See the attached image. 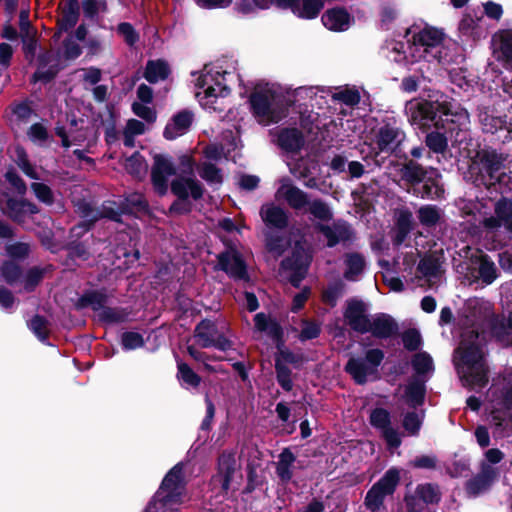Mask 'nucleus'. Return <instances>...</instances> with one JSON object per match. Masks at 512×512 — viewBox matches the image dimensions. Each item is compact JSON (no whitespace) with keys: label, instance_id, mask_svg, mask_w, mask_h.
Listing matches in <instances>:
<instances>
[{"label":"nucleus","instance_id":"57","mask_svg":"<svg viewBox=\"0 0 512 512\" xmlns=\"http://www.w3.org/2000/svg\"><path fill=\"white\" fill-rule=\"evenodd\" d=\"M125 169L130 175L141 178L147 170V164L144 157L136 151L126 159Z\"/></svg>","mask_w":512,"mask_h":512},{"label":"nucleus","instance_id":"20","mask_svg":"<svg viewBox=\"0 0 512 512\" xmlns=\"http://www.w3.org/2000/svg\"><path fill=\"white\" fill-rule=\"evenodd\" d=\"M4 213L15 223L25 222L26 215H36L40 213V208L26 198L17 199L9 197L5 203Z\"/></svg>","mask_w":512,"mask_h":512},{"label":"nucleus","instance_id":"23","mask_svg":"<svg viewBox=\"0 0 512 512\" xmlns=\"http://www.w3.org/2000/svg\"><path fill=\"white\" fill-rule=\"evenodd\" d=\"M495 216L485 219V226L499 228L504 226L512 233V199L502 196L494 205Z\"/></svg>","mask_w":512,"mask_h":512},{"label":"nucleus","instance_id":"12","mask_svg":"<svg viewBox=\"0 0 512 512\" xmlns=\"http://www.w3.org/2000/svg\"><path fill=\"white\" fill-rule=\"evenodd\" d=\"M274 94L269 91H254L249 96L252 114L268 123H278L287 115V108L273 103Z\"/></svg>","mask_w":512,"mask_h":512},{"label":"nucleus","instance_id":"27","mask_svg":"<svg viewBox=\"0 0 512 512\" xmlns=\"http://www.w3.org/2000/svg\"><path fill=\"white\" fill-rule=\"evenodd\" d=\"M415 225L412 212L408 208L401 209L395 219L393 246L400 247L414 230Z\"/></svg>","mask_w":512,"mask_h":512},{"label":"nucleus","instance_id":"52","mask_svg":"<svg viewBox=\"0 0 512 512\" xmlns=\"http://www.w3.org/2000/svg\"><path fill=\"white\" fill-rule=\"evenodd\" d=\"M177 378L182 385L192 388H198L201 384V377L185 362L177 363Z\"/></svg>","mask_w":512,"mask_h":512},{"label":"nucleus","instance_id":"32","mask_svg":"<svg viewBox=\"0 0 512 512\" xmlns=\"http://www.w3.org/2000/svg\"><path fill=\"white\" fill-rule=\"evenodd\" d=\"M427 379L413 378L405 387L404 397L411 408H418L425 402Z\"/></svg>","mask_w":512,"mask_h":512},{"label":"nucleus","instance_id":"14","mask_svg":"<svg viewBox=\"0 0 512 512\" xmlns=\"http://www.w3.org/2000/svg\"><path fill=\"white\" fill-rule=\"evenodd\" d=\"M236 470L237 461L235 453L232 450H223L217 457L216 472L211 478L212 483L220 484L221 495H228Z\"/></svg>","mask_w":512,"mask_h":512},{"label":"nucleus","instance_id":"41","mask_svg":"<svg viewBox=\"0 0 512 512\" xmlns=\"http://www.w3.org/2000/svg\"><path fill=\"white\" fill-rule=\"evenodd\" d=\"M443 39V32L434 27H425L418 33H414L412 36V42L414 45L426 47H437L442 44Z\"/></svg>","mask_w":512,"mask_h":512},{"label":"nucleus","instance_id":"63","mask_svg":"<svg viewBox=\"0 0 512 512\" xmlns=\"http://www.w3.org/2000/svg\"><path fill=\"white\" fill-rule=\"evenodd\" d=\"M343 289L344 283L342 281L330 284L322 293L323 302L331 308L335 307L339 297L342 295Z\"/></svg>","mask_w":512,"mask_h":512},{"label":"nucleus","instance_id":"50","mask_svg":"<svg viewBox=\"0 0 512 512\" xmlns=\"http://www.w3.org/2000/svg\"><path fill=\"white\" fill-rule=\"evenodd\" d=\"M441 262L438 256L426 253L419 261L417 270L424 277H436L439 273Z\"/></svg>","mask_w":512,"mask_h":512},{"label":"nucleus","instance_id":"18","mask_svg":"<svg viewBox=\"0 0 512 512\" xmlns=\"http://www.w3.org/2000/svg\"><path fill=\"white\" fill-rule=\"evenodd\" d=\"M477 111L478 120L484 133L495 134L499 130L511 132L507 115H499L496 109L487 106H478Z\"/></svg>","mask_w":512,"mask_h":512},{"label":"nucleus","instance_id":"38","mask_svg":"<svg viewBox=\"0 0 512 512\" xmlns=\"http://www.w3.org/2000/svg\"><path fill=\"white\" fill-rule=\"evenodd\" d=\"M490 335L503 346H512V330L508 321L493 316L488 321Z\"/></svg>","mask_w":512,"mask_h":512},{"label":"nucleus","instance_id":"37","mask_svg":"<svg viewBox=\"0 0 512 512\" xmlns=\"http://www.w3.org/2000/svg\"><path fill=\"white\" fill-rule=\"evenodd\" d=\"M120 209L125 215H134L137 213L146 215L150 212L148 201L144 195L140 193H132L126 196L120 202Z\"/></svg>","mask_w":512,"mask_h":512},{"label":"nucleus","instance_id":"7","mask_svg":"<svg viewBox=\"0 0 512 512\" xmlns=\"http://www.w3.org/2000/svg\"><path fill=\"white\" fill-rule=\"evenodd\" d=\"M186 486L184 464L179 462L165 474L158 490L149 501V507L156 508V504H160L161 507L181 504L186 494Z\"/></svg>","mask_w":512,"mask_h":512},{"label":"nucleus","instance_id":"49","mask_svg":"<svg viewBox=\"0 0 512 512\" xmlns=\"http://www.w3.org/2000/svg\"><path fill=\"white\" fill-rule=\"evenodd\" d=\"M345 264L347 269L344 272V278L352 281L355 276L361 274L365 268V259L362 254L358 252L346 254Z\"/></svg>","mask_w":512,"mask_h":512},{"label":"nucleus","instance_id":"48","mask_svg":"<svg viewBox=\"0 0 512 512\" xmlns=\"http://www.w3.org/2000/svg\"><path fill=\"white\" fill-rule=\"evenodd\" d=\"M0 276L9 286H14L23 277L21 266L13 260H5L0 266Z\"/></svg>","mask_w":512,"mask_h":512},{"label":"nucleus","instance_id":"15","mask_svg":"<svg viewBox=\"0 0 512 512\" xmlns=\"http://www.w3.org/2000/svg\"><path fill=\"white\" fill-rule=\"evenodd\" d=\"M151 168V182L159 196L168 191V177L176 174V168L171 159L162 154H155Z\"/></svg>","mask_w":512,"mask_h":512},{"label":"nucleus","instance_id":"3","mask_svg":"<svg viewBox=\"0 0 512 512\" xmlns=\"http://www.w3.org/2000/svg\"><path fill=\"white\" fill-rule=\"evenodd\" d=\"M470 115L466 109H458L449 118H440L434 128L425 132L424 144L429 153L445 154L449 141L452 144L461 143L469 129Z\"/></svg>","mask_w":512,"mask_h":512},{"label":"nucleus","instance_id":"59","mask_svg":"<svg viewBox=\"0 0 512 512\" xmlns=\"http://www.w3.org/2000/svg\"><path fill=\"white\" fill-rule=\"evenodd\" d=\"M199 176L209 184H221L223 182L222 170L211 162H204L199 169Z\"/></svg>","mask_w":512,"mask_h":512},{"label":"nucleus","instance_id":"35","mask_svg":"<svg viewBox=\"0 0 512 512\" xmlns=\"http://www.w3.org/2000/svg\"><path fill=\"white\" fill-rule=\"evenodd\" d=\"M498 43L497 60L504 62L512 70V30H501L493 36Z\"/></svg>","mask_w":512,"mask_h":512},{"label":"nucleus","instance_id":"33","mask_svg":"<svg viewBox=\"0 0 512 512\" xmlns=\"http://www.w3.org/2000/svg\"><path fill=\"white\" fill-rule=\"evenodd\" d=\"M80 4L78 0H66L62 8V16L57 20L59 34L74 28L79 20Z\"/></svg>","mask_w":512,"mask_h":512},{"label":"nucleus","instance_id":"44","mask_svg":"<svg viewBox=\"0 0 512 512\" xmlns=\"http://www.w3.org/2000/svg\"><path fill=\"white\" fill-rule=\"evenodd\" d=\"M463 378L471 388H483L489 382L488 368L485 363L467 367V372Z\"/></svg>","mask_w":512,"mask_h":512},{"label":"nucleus","instance_id":"36","mask_svg":"<svg viewBox=\"0 0 512 512\" xmlns=\"http://www.w3.org/2000/svg\"><path fill=\"white\" fill-rule=\"evenodd\" d=\"M79 236H70V240L63 246V249L67 251V258L70 260L79 259L81 261H87L91 257L90 244L88 239L81 240Z\"/></svg>","mask_w":512,"mask_h":512},{"label":"nucleus","instance_id":"39","mask_svg":"<svg viewBox=\"0 0 512 512\" xmlns=\"http://www.w3.org/2000/svg\"><path fill=\"white\" fill-rule=\"evenodd\" d=\"M265 249L271 253L275 259L281 257L290 247V239L273 231L264 232Z\"/></svg>","mask_w":512,"mask_h":512},{"label":"nucleus","instance_id":"10","mask_svg":"<svg viewBox=\"0 0 512 512\" xmlns=\"http://www.w3.org/2000/svg\"><path fill=\"white\" fill-rule=\"evenodd\" d=\"M375 138L379 151L395 157L396 151L402 147L406 134L395 117H386L378 128Z\"/></svg>","mask_w":512,"mask_h":512},{"label":"nucleus","instance_id":"60","mask_svg":"<svg viewBox=\"0 0 512 512\" xmlns=\"http://www.w3.org/2000/svg\"><path fill=\"white\" fill-rule=\"evenodd\" d=\"M401 339L404 348L407 351L414 352L420 349L423 341L418 329L408 328L401 333Z\"/></svg>","mask_w":512,"mask_h":512},{"label":"nucleus","instance_id":"51","mask_svg":"<svg viewBox=\"0 0 512 512\" xmlns=\"http://www.w3.org/2000/svg\"><path fill=\"white\" fill-rule=\"evenodd\" d=\"M419 222L428 228L435 227L441 219V211L436 205H423L417 211Z\"/></svg>","mask_w":512,"mask_h":512},{"label":"nucleus","instance_id":"9","mask_svg":"<svg viewBox=\"0 0 512 512\" xmlns=\"http://www.w3.org/2000/svg\"><path fill=\"white\" fill-rule=\"evenodd\" d=\"M223 243L225 250L216 256L217 264L214 269L224 272L231 279L249 281L248 266L241 252L231 240Z\"/></svg>","mask_w":512,"mask_h":512},{"label":"nucleus","instance_id":"19","mask_svg":"<svg viewBox=\"0 0 512 512\" xmlns=\"http://www.w3.org/2000/svg\"><path fill=\"white\" fill-rule=\"evenodd\" d=\"M482 341H485V333L472 330L469 339L461 353V360L466 367H473L478 364H484V354L482 350Z\"/></svg>","mask_w":512,"mask_h":512},{"label":"nucleus","instance_id":"47","mask_svg":"<svg viewBox=\"0 0 512 512\" xmlns=\"http://www.w3.org/2000/svg\"><path fill=\"white\" fill-rule=\"evenodd\" d=\"M400 482V472L397 468L388 469L374 485L386 496L393 495Z\"/></svg>","mask_w":512,"mask_h":512},{"label":"nucleus","instance_id":"58","mask_svg":"<svg viewBox=\"0 0 512 512\" xmlns=\"http://www.w3.org/2000/svg\"><path fill=\"white\" fill-rule=\"evenodd\" d=\"M16 152V164L22 170V172L29 178L38 180L40 179L39 174L31 164L26 150L22 146H18Z\"/></svg>","mask_w":512,"mask_h":512},{"label":"nucleus","instance_id":"61","mask_svg":"<svg viewBox=\"0 0 512 512\" xmlns=\"http://www.w3.org/2000/svg\"><path fill=\"white\" fill-rule=\"evenodd\" d=\"M385 498L386 495L373 484L366 493L364 504L371 512H377L383 506Z\"/></svg>","mask_w":512,"mask_h":512},{"label":"nucleus","instance_id":"16","mask_svg":"<svg viewBox=\"0 0 512 512\" xmlns=\"http://www.w3.org/2000/svg\"><path fill=\"white\" fill-rule=\"evenodd\" d=\"M370 424L382 432L388 446L398 448L401 445V438L398 431L391 425L390 412L382 407L374 408L370 413Z\"/></svg>","mask_w":512,"mask_h":512},{"label":"nucleus","instance_id":"46","mask_svg":"<svg viewBox=\"0 0 512 512\" xmlns=\"http://www.w3.org/2000/svg\"><path fill=\"white\" fill-rule=\"evenodd\" d=\"M49 325L50 323L47 318L40 314H35L27 323V326L32 333L44 344H49Z\"/></svg>","mask_w":512,"mask_h":512},{"label":"nucleus","instance_id":"11","mask_svg":"<svg viewBox=\"0 0 512 512\" xmlns=\"http://www.w3.org/2000/svg\"><path fill=\"white\" fill-rule=\"evenodd\" d=\"M384 356V352L379 348L369 349L365 353V359L351 357L345 364L344 370L356 384L364 385L368 375L375 372Z\"/></svg>","mask_w":512,"mask_h":512},{"label":"nucleus","instance_id":"26","mask_svg":"<svg viewBox=\"0 0 512 512\" xmlns=\"http://www.w3.org/2000/svg\"><path fill=\"white\" fill-rule=\"evenodd\" d=\"M321 21L327 29L335 32H342L346 31L350 27V24L354 19L346 8L335 7L326 10L321 17Z\"/></svg>","mask_w":512,"mask_h":512},{"label":"nucleus","instance_id":"34","mask_svg":"<svg viewBox=\"0 0 512 512\" xmlns=\"http://www.w3.org/2000/svg\"><path fill=\"white\" fill-rule=\"evenodd\" d=\"M170 74L168 62L164 59H156L147 61L143 76L150 84H155L168 79Z\"/></svg>","mask_w":512,"mask_h":512},{"label":"nucleus","instance_id":"21","mask_svg":"<svg viewBox=\"0 0 512 512\" xmlns=\"http://www.w3.org/2000/svg\"><path fill=\"white\" fill-rule=\"evenodd\" d=\"M260 216L270 230L283 231L289 226L288 212L275 203L265 204L260 209Z\"/></svg>","mask_w":512,"mask_h":512},{"label":"nucleus","instance_id":"42","mask_svg":"<svg viewBox=\"0 0 512 512\" xmlns=\"http://www.w3.org/2000/svg\"><path fill=\"white\" fill-rule=\"evenodd\" d=\"M477 273L478 279L484 285H491L499 276L495 263L487 254L479 256Z\"/></svg>","mask_w":512,"mask_h":512},{"label":"nucleus","instance_id":"43","mask_svg":"<svg viewBox=\"0 0 512 512\" xmlns=\"http://www.w3.org/2000/svg\"><path fill=\"white\" fill-rule=\"evenodd\" d=\"M130 314L131 310L129 308L105 306V308L98 313V320L108 325L120 324L127 322Z\"/></svg>","mask_w":512,"mask_h":512},{"label":"nucleus","instance_id":"1","mask_svg":"<svg viewBox=\"0 0 512 512\" xmlns=\"http://www.w3.org/2000/svg\"><path fill=\"white\" fill-rule=\"evenodd\" d=\"M466 179L475 187L488 190L499 186L512 190V171H506L508 155L488 144L478 143L468 151Z\"/></svg>","mask_w":512,"mask_h":512},{"label":"nucleus","instance_id":"30","mask_svg":"<svg viewBox=\"0 0 512 512\" xmlns=\"http://www.w3.org/2000/svg\"><path fill=\"white\" fill-rule=\"evenodd\" d=\"M311 261L312 256L302 242L296 241L291 255L281 261L280 267L281 269L309 270Z\"/></svg>","mask_w":512,"mask_h":512},{"label":"nucleus","instance_id":"53","mask_svg":"<svg viewBox=\"0 0 512 512\" xmlns=\"http://www.w3.org/2000/svg\"><path fill=\"white\" fill-rule=\"evenodd\" d=\"M218 333L216 323L210 319H202L194 329V336L199 339L201 343H207L211 338H214Z\"/></svg>","mask_w":512,"mask_h":512},{"label":"nucleus","instance_id":"55","mask_svg":"<svg viewBox=\"0 0 512 512\" xmlns=\"http://www.w3.org/2000/svg\"><path fill=\"white\" fill-rule=\"evenodd\" d=\"M323 7V0H302V5L301 3L299 4L296 16L302 19H315L318 17Z\"/></svg>","mask_w":512,"mask_h":512},{"label":"nucleus","instance_id":"22","mask_svg":"<svg viewBox=\"0 0 512 512\" xmlns=\"http://www.w3.org/2000/svg\"><path fill=\"white\" fill-rule=\"evenodd\" d=\"M276 144L287 153H299L305 145V137L296 127H284L276 133Z\"/></svg>","mask_w":512,"mask_h":512},{"label":"nucleus","instance_id":"2","mask_svg":"<svg viewBox=\"0 0 512 512\" xmlns=\"http://www.w3.org/2000/svg\"><path fill=\"white\" fill-rule=\"evenodd\" d=\"M343 316L350 329L359 334L371 333L377 339H389L399 335V324L390 314L377 313L370 319L362 300H347Z\"/></svg>","mask_w":512,"mask_h":512},{"label":"nucleus","instance_id":"25","mask_svg":"<svg viewBox=\"0 0 512 512\" xmlns=\"http://www.w3.org/2000/svg\"><path fill=\"white\" fill-rule=\"evenodd\" d=\"M193 118V113L187 109L177 112L165 126L163 137L167 140H174L184 135L191 127Z\"/></svg>","mask_w":512,"mask_h":512},{"label":"nucleus","instance_id":"24","mask_svg":"<svg viewBox=\"0 0 512 512\" xmlns=\"http://www.w3.org/2000/svg\"><path fill=\"white\" fill-rule=\"evenodd\" d=\"M54 60L52 51L46 50L41 52L37 57L38 70L31 76L30 82L37 83L43 82L44 84L52 82L61 70L58 63L52 64L46 70H41L47 67Z\"/></svg>","mask_w":512,"mask_h":512},{"label":"nucleus","instance_id":"13","mask_svg":"<svg viewBox=\"0 0 512 512\" xmlns=\"http://www.w3.org/2000/svg\"><path fill=\"white\" fill-rule=\"evenodd\" d=\"M304 360L302 354L294 353L290 349L281 351V353H275L274 367L276 380L284 391L290 392L293 389L292 370L288 367V364L299 369L304 363Z\"/></svg>","mask_w":512,"mask_h":512},{"label":"nucleus","instance_id":"29","mask_svg":"<svg viewBox=\"0 0 512 512\" xmlns=\"http://www.w3.org/2000/svg\"><path fill=\"white\" fill-rule=\"evenodd\" d=\"M108 301L106 289L85 290L74 304L76 310L91 308L93 311H102Z\"/></svg>","mask_w":512,"mask_h":512},{"label":"nucleus","instance_id":"64","mask_svg":"<svg viewBox=\"0 0 512 512\" xmlns=\"http://www.w3.org/2000/svg\"><path fill=\"white\" fill-rule=\"evenodd\" d=\"M121 345L126 351L142 348L145 345L143 336L134 331H126L121 335Z\"/></svg>","mask_w":512,"mask_h":512},{"label":"nucleus","instance_id":"4","mask_svg":"<svg viewBox=\"0 0 512 512\" xmlns=\"http://www.w3.org/2000/svg\"><path fill=\"white\" fill-rule=\"evenodd\" d=\"M309 213L321 222L313 224L315 232L322 234L327 242L328 248H333L338 244L348 246L357 239V234L353 226L346 220L338 219L328 225L322 222H329L333 219V212L329 205L321 199H315L309 203Z\"/></svg>","mask_w":512,"mask_h":512},{"label":"nucleus","instance_id":"28","mask_svg":"<svg viewBox=\"0 0 512 512\" xmlns=\"http://www.w3.org/2000/svg\"><path fill=\"white\" fill-rule=\"evenodd\" d=\"M395 157L400 161V167L398 172L402 180L403 178H405L404 174L407 166H409L411 163L415 165H421L418 162V160L423 158L430 159L431 155L427 150L425 144L419 143L411 146V148L408 151H405L403 147H401V149H398L396 151Z\"/></svg>","mask_w":512,"mask_h":512},{"label":"nucleus","instance_id":"5","mask_svg":"<svg viewBox=\"0 0 512 512\" xmlns=\"http://www.w3.org/2000/svg\"><path fill=\"white\" fill-rule=\"evenodd\" d=\"M458 109H465L460 104L449 100H426L411 101L406 105V115L409 123L421 130L428 132L440 122V118H449Z\"/></svg>","mask_w":512,"mask_h":512},{"label":"nucleus","instance_id":"31","mask_svg":"<svg viewBox=\"0 0 512 512\" xmlns=\"http://www.w3.org/2000/svg\"><path fill=\"white\" fill-rule=\"evenodd\" d=\"M77 212L80 217L84 218L85 220L70 229L71 237L87 233L99 220L98 209H95L90 203L86 201H82L78 204Z\"/></svg>","mask_w":512,"mask_h":512},{"label":"nucleus","instance_id":"40","mask_svg":"<svg viewBox=\"0 0 512 512\" xmlns=\"http://www.w3.org/2000/svg\"><path fill=\"white\" fill-rule=\"evenodd\" d=\"M411 365L415 372L413 378L427 379L428 374L434 371V362L431 355L426 351L415 353L411 359Z\"/></svg>","mask_w":512,"mask_h":512},{"label":"nucleus","instance_id":"8","mask_svg":"<svg viewBox=\"0 0 512 512\" xmlns=\"http://www.w3.org/2000/svg\"><path fill=\"white\" fill-rule=\"evenodd\" d=\"M170 190L177 199L171 204L169 211L178 215H186L192 211V203L189 196L194 201L202 199L205 189L204 186L193 177H178L172 180Z\"/></svg>","mask_w":512,"mask_h":512},{"label":"nucleus","instance_id":"56","mask_svg":"<svg viewBox=\"0 0 512 512\" xmlns=\"http://www.w3.org/2000/svg\"><path fill=\"white\" fill-rule=\"evenodd\" d=\"M285 199L289 206L296 210L302 209L310 203L307 193L296 186H291L286 190Z\"/></svg>","mask_w":512,"mask_h":512},{"label":"nucleus","instance_id":"6","mask_svg":"<svg viewBox=\"0 0 512 512\" xmlns=\"http://www.w3.org/2000/svg\"><path fill=\"white\" fill-rule=\"evenodd\" d=\"M402 179L413 190V194L428 200H441L445 194L441 172L432 166L410 164Z\"/></svg>","mask_w":512,"mask_h":512},{"label":"nucleus","instance_id":"54","mask_svg":"<svg viewBox=\"0 0 512 512\" xmlns=\"http://www.w3.org/2000/svg\"><path fill=\"white\" fill-rule=\"evenodd\" d=\"M415 494L425 503L438 504L441 500V493L438 487L432 483L418 484L415 489Z\"/></svg>","mask_w":512,"mask_h":512},{"label":"nucleus","instance_id":"17","mask_svg":"<svg viewBox=\"0 0 512 512\" xmlns=\"http://www.w3.org/2000/svg\"><path fill=\"white\" fill-rule=\"evenodd\" d=\"M499 477V469L489 464H480L479 472L467 480L466 492L471 496H478L488 491Z\"/></svg>","mask_w":512,"mask_h":512},{"label":"nucleus","instance_id":"62","mask_svg":"<svg viewBox=\"0 0 512 512\" xmlns=\"http://www.w3.org/2000/svg\"><path fill=\"white\" fill-rule=\"evenodd\" d=\"M30 188L39 202L47 206L54 204V192L47 184L41 182H33L31 183Z\"/></svg>","mask_w":512,"mask_h":512},{"label":"nucleus","instance_id":"45","mask_svg":"<svg viewBox=\"0 0 512 512\" xmlns=\"http://www.w3.org/2000/svg\"><path fill=\"white\" fill-rule=\"evenodd\" d=\"M52 265H47L46 267L33 266L29 268L23 280V288L27 293H32L36 290V288L43 281L46 273L51 271Z\"/></svg>","mask_w":512,"mask_h":512}]
</instances>
